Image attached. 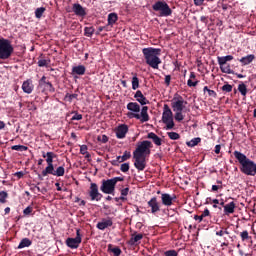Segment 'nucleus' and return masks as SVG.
<instances>
[{
    "instance_id": "obj_2",
    "label": "nucleus",
    "mask_w": 256,
    "mask_h": 256,
    "mask_svg": "<svg viewBox=\"0 0 256 256\" xmlns=\"http://www.w3.org/2000/svg\"><path fill=\"white\" fill-rule=\"evenodd\" d=\"M127 117L128 119H137V121H140V123H147L150 121L151 117L149 116V107L143 106L141 108V105L137 102H130L127 104Z\"/></svg>"
},
{
    "instance_id": "obj_56",
    "label": "nucleus",
    "mask_w": 256,
    "mask_h": 256,
    "mask_svg": "<svg viewBox=\"0 0 256 256\" xmlns=\"http://www.w3.org/2000/svg\"><path fill=\"white\" fill-rule=\"evenodd\" d=\"M209 215H211V212H209V209H207V208L201 214L203 219H205V217H209Z\"/></svg>"
},
{
    "instance_id": "obj_30",
    "label": "nucleus",
    "mask_w": 256,
    "mask_h": 256,
    "mask_svg": "<svg viewBox=\"0 0 256 256\" xmlns=\"http://www.w3.org/2000/svg\"><path fill=\"white\" fill-rule=\"evenodd\" d=\"M31 244L32 242L29 240V238H24L19 243L18 249H25V247H31Z\"/></svg>"
},
{
    "instance_id": "obj_41",
    "label": "nucleus",
    "mask_w": 256,
    "mask_h": 256,
    "mask_svg": "<svg viewBox=\"0 0 256 256\" xmlns=\"http://www.w3.org/2000/svg\"><path fill=\"white\" fill-rule=\"evenodd\" d=\"M221 90L223 93H231V91H233V85L226 83L222 86Z\"/></svg>"
},
{
    "instance_id": "obj_57",
    "label": "nucleus",
    "mask_w": 256,
    "mask_h": 256,
    "mask_svg": "<svg viewBox=\"0 0 256 256\" xmlns=\"http://www.w3.org/2000/svg\"><path fill=\"white\" fill-rule=\"evenodd\" d=\"M208 95H209V97H217V92H215L214 90H208Z\"/></svg>"
},
{
    "instance_id": "obj_61",
    "label": "nucleus",
    "mask_w": 256,
    "mask_h": 256,
    "mask_svg": "<svg viewBox=\"0 0 256 256\" xmlns=\"http://www.w3.org/2000/svg\"><path fill=\"white\" fill-rule=\"evenodd\" d=\"M15 176H16L18 179H21V177H23V172H16V173H15Z\"/></svg>"
},
{
    "instance_id": "obj_47",
    "label": "nucleus",
    "mask_w": 256,
    "mask_h": 256,
    "mask_svg": "<svg viewBox=\"0 0 256 256\" xmlns=\"http://www.w3.org/2000/svg\"><path fill=\"white\" fill-rule=\"evenodd\" d=\"M128 159H131V152L129 151H125L123 156L121 157V161H128Z\"/></svg>"
},
{
    "instance_id": "obj_4",
    "label": "nucleus",
    "mask_w": 256,
    "mask_h": 256,
    "mask_svg": "<svg viewBox=\"0 0 256 256\" xmlns=\"http://www.w3.org/2000/svg\"><path fill=\"white\" fill-rule=\"evenodd\" d=\"M234 157L240 163V171L244 175H250L255 177L256 175V164L253 160L247 158V156L239 151H234Z\"/></svg>"
},
{
    "instance_id": "obj_53",
    "label": "nucleus",
    "mask_w": 256,
    "mask_h": 256,
    "mask_svg": "<svg viewBox=\"0 0 256 256\" xmlns=\"http://www.w3.org/2000/svg\"><path fill=\"white\" fill-rule=\"evenodd\" d=\"M24 215H31V213H33V207L28 206L24 209L23 211Z\"/></svg>"
},
{
    "instance_id": "obj_63",
    "label": "nucleus",
    "mask_w": 256,
    "mask_h": 256,
    "mask_svg": "<svg viewBox=\"0 0 256 256\" xmlns=\"http://www.w3.org/2000/svg\"><path fill=\"white\" fill-rule=\"evenodd\" d=\"M222 9L223 11H227V9H229L228 4H222Z\"/></svg>"
},
{
    "instance_id": "obj_18",
    "label": "nucleus",
    "mask_w": 256,
    "mask_h": 256,
    "mask_svg": "<svg viewBox=\"0 0 256 256\" xmlns=\"http://www.w3.org/2000/svg\"><path fill=\"white\" fill-rule=\"evenodd\" d=\"M107 227H113V219L110 217L104 218L101 222L97 223V229H100V231H105Z\"/></svg>"
},
{
    "instance_id": "obj_29",
    "label": "nucleus",
    "mask_w": 256,
    "mask_h": 256,
    "mask_svg": "<svg viewBox=\"0 0 256 256\" xmlns=\"http://www.w3.org/2000/svg\"><path fill=\"white\" fill-rule=\"evenodd\" d=\"M238 91L242 95V97H247L248 90H247V85L245 83L241 82L238 85Z\"/></svg>"
},
{
    "instance_id": "obj_26",
    "label": "nucleus",
    "mask_w": 256,
    "mask_h": 256,
    "mask_svg": "<svg viewBox=\"0 0 256 256\" xmlns=\"http://www.w3.org/2000/svg\"><path fill=\"white\" fill-rule=\"evenodd\" d=\"M253 61H255V55H253V54H249L240 59V63L242 65H250V63H253Z\"/></svg>"
},
{
    "instance_id": "obj_32",
    "label": "nucleus",
    "mask_w": 256,
    "mask_h": 256,
    "mask_svg": "<svg viewBox=\"0 0 256 256\" xmlns=\"http://www.w3.org/2000/svg\"><path fill=\"white\" fill-rule=\"evenodd\" d=\"M81 155H85V159H91V154L88 151L87 145H82L80 147Z\"/></svg>"
},
{
    "instance_id": "obj_40",
    "label": "nucleus",
    "mask_w": 256,
    "mask_h": 256,
    "mask_svg": "<svg viewBox=\"0 0 256 256\" xmlns=\"http://www.w3.org/2000/svg\"><path fill=\"white\" fill-rule=\"evenodd\" d=\"M201 143V138H193L190 142H187L188 147H195Z\"/></svg>"
},
{
    "instance_id": "obj_23",
    "label": "nucleus",
    "mask_w": 256,
    "mask_h": 256,
    "mask_svg": "<svg viewBox=\"0 0 256 256\" xmlns=\"http://www.w3.org/2000/svg\"><path fill=\"white\" fill-rule=\"evenodd\" d=\"M188 87H197L199 85V80H197V74L195 72H190V77L187 81Z\"/></svg>"
},
{
    "instance_id": "obj_21",
    "label": "nucleus",
    "mask_w": 256,
    "mask_h": 256,
    "mask_svg": "<svg viewBox=\"0 0 256 256\" xmlns=\"http://www.w3.org/2000/svg\"><path fill=\"white\" fill-rule=\"evenodd\" d=\"M72 10L73 13L77 15V17H85V15H87V12H85V8H83L81 4H73Z\"/></svg>"
},
{
    "instance_id": "obj_45",
    "label": "nucleus",
    "mask_w": 256,
    "mask_h": 256,
    "mask_svg": "<svg viewBox=\"0 0 256 256\" xmlns=\"http://www.w3.org/2000/svg\"><path fill=\"white\" fill-rule=\"evenodd\" d=\"M164 256H179L177 250H167L164 252Z\"/></svg>"
},
{
    "instance_id": "obj_15",
    "label": "nucleus",
    "mask_w": 256,
    "mask_h": 256,
    "mask_svg": "<svg viewBox=\"0 0 256 256\" xmlns=\"http://www.w3.org/2000/svg\"><path fill=\"white\" fill-rule=\"evenodd\" d=\"M177 201V195L169 194V193H162L161 194V203L164 207H171Z\"/></svg>"
},
{
    "instance_id": "obj_50",
    "label": "nucleus",
    "mask_w": 256,
    "mask_h": 256,
    "mask_svg": "<svg viewBox=\"0 0 256 256\" xmlns=\"http://www.w3.org/2000/svg\"><path fill=\"white\" fill-rule=\"evenodd\" d=\"M130 167H129V163H123L120 167V170L122 171V173H127V171H129Z\"/></svg>"
},
{
    "instance_id": "obj_58",
    "label": "nucleus",
    "mask_w": 256,
    "mask_h": 256,
    "mask_svg": "<svg viewBox=\"0 0 256 256\" xmlns=\"http://www.w3.org/2000/svg\"><path fill=\"white\" fill-rule=\"evenodd\" d=\"M204 2L205 0H194V5H196L197 7H200V5H203Z\"/></svg>"
},
{
    "instance_id": "obj_46",
    "label": "nucleus",
    "mask_w": 256,
    "mask_h": 256,
    "mask_svg": "<svg viewBox=\"0 0 256 256\" xmlns=\"http://www.w3.org/2000/svg\"><path fill=\"white\" fill-rule=\"evenodd\" d=\"M217 183L218 185H212V191H219V189H223V182L218 180Z\"/></svg>"
},
{
    "instance_id": "obj_24",
    "label": "nucleus",
    "mask_w": 256,
    "mask_h": 256,
    "mask_svg": "<svg viewBox=\"0 0 256 256\" xmlns=\"http://www.w3.org/2000/svg\"><path fill=\"white\" fill-rule=\"evenodd\" d=\"M237 205L235 202H230L224 206V215H233L235 213Z\"/></svg>"
},
{
    "instance_id": "obj_42",
    "label": "nucleus",
    "mask_w": 256,
    "mask_h": 256,
    "mask_svg": "<svg viewBox=\"0 0 256 256\" xmlns=\"http://www.w3.org/2000/svg\"><path fill=\"white\" fill-rule=\"evenodd\" d=\"M7 197H9V194L6 191L0 192V203H7Z\"/></svg>"
},
{
    "instance_id": "obj_60",
    "label": "nucleus",
    "mask_w": 256,
    "mask_h": 256,
    "mask_svg": "<svg viewBox=\"0 0 256 256\" xmlns=\"http://www.w3.org/2000/svg\"><path fill=\"white\" fill-rule=\"evenodd\" d=\"M194 219H195V221H199V223H201V221H203V216L202 215H195L194 216Z\"/></svg>"
},
{
    "instance_id": "obj_19",
    "label": "nucleus",
    "mask_w": 256,
    "mask_h": 256,
    "mask_svg": "<svg viewBox=\"0 0 256 256\" xmlns=\"http://www.w3.org/2000/svg\"><path fill=\"white\" fill-rule=\"evenodd\" d=\"M33 89H35V86L33 85V80L27 79L23 82L22 90L24 91V93L31 95V93H33Z\"/></svg>"
},
{
    "instance_id": "obj_22",
    "label": "nucleus",
    "mask_w": 256,
    "mask_h": 256,
    "mask_svg": "<svg viewBox=\"0 0 256 256\" xmlns=\"http://www.w3.org/2000/svg\"><path fill=\"white\" fill-rule=\"evenodd\" d=\"M147 139H151L157 147H161L163 145V140L157 136L154 132H150L147 135Z\"/></svg>"
},
{
    "instance_id": "obj_1",
    "label": "nucleus",
    "mask_w": 256,
    "mask_h": 256,
    "mask_svg": "<svg viewBox=\"0 0 256 256\" xmlns=\"http://www.w3.org/2000/svg\"><path fill=\"white\" fill-rule=\"evenodd\" d=\"M153 148V143L149 140H144L140 142L133 152L134 167L139 171H145L147 167V157L151 155V149Z\"/></svg>"
},
{
    "instance_id": "obj_54",
    "label": "nucleus",
    "mask_w": 256,
    "mask_h": 256,
    "mask_svg": "<svg viewBox=\"0 0 256 256\" xmlns=\"http://www.w3.org/2000/svg\"><path fill=\"white\" fill-rule=\"evenodd\" d=\"M121 157H122V156H117V157H116V160H113V161L111 162V164L114 165V166H117V165H119V163H123V161H121Z\"/></svg>"
},
{
    "instance_id": "obj_17",
    "label": "nucleus",
    "mask_w": 256,
    "mask_h": 256,
    "mask_svg": "<svg viewBox=\"0 0 256 256\" xmlns=\"http://www.w3.org/2000/svg\"><path fill=\"white\" fill-rule=\"evenodd\" d=\"M117 139H125L127 133H129V126L127 124H120L115 128Z\"/></svg>"
},
{
    "instance_id": "obj_6",
    "label": "nucleus",
    "mask_w": 256,
    "mask_h": 256,
    "mask_svg": "<svg viewBox=\"0 0 256 256\" xmlns=\"http://www.w3.org/2000/svg\"><path fill=\"white\" fill-rule=\"evenodd\" d=\"M142 53L145 59L146 65H149L152 69H159V65H161V49L148 47L142 49Z\"/></svg>"
},
{
    "instance_id": "obj_25",
    "label": "nucleus",
    "mask_w": 256,
    "mask_h": 256,
    "mask_svg": "<svg viewBox=\"0 0 256 256\" xmlns=\"http://www.w3.org/2000/svg\"><path fill=\"white\" fill-rule=\"evenodd\" d=\"M143 239V234H132L130 240L128 241V245H138V243Z\"/></svg>"
},
{
    "instance_id": "obj_43",
    "label": "nucleus",
    "mask_w": 256,
    "mask_h": 256,
    "mask_svg": "<svg viewBox=\"0 0 256 256\" xmlns=\"http://www.w3.org/2000/svg\"><path fill=\"white\" fill-rule=\"evenodd\" d=\"M240 237L242 241H249V239H251V236H249V232L247 230H244L243 232H241Z\"/></svg>"
},
{
    "instance_id": "obj_64",
    "label": "nucleus",
    "mask_w": 256,
    "mask_h": 256,
    "mask_svg": "<svg viewBox=\"0 0 256 256\" xmlns=\"http://www.w3.org/2000/svg\"><path fill=\"white\" fill-rule=\"evenodd\" d=\"M5 129V122L0 121V130Z\"/></svg>"
},
{
    "instance_id": "obj_34",
    "label": "nucleus",
    "mask_w": 256,
    "mask_h": 256,
    "mask_svg": "<svg viewBox=\"0 0 256 256\" xmlns=\"http://www.w3.org/2000/svg\"><path fill=\"white\" fill-rule=\"evenodd\" d=\"M132 89L133 91L139 89V78L137 77V74L132 77Z\"/></svg>"
},
{
    "instance_id": "obj_31",
    "label": "nucleus",
    "mask_w": 256,
    "mask_h": 256,
    "mask_svg": "<svg viewBox=\"0 0 256 256\" xmlns=\"http://www.w3.org/2000/svg\"><path fill=\"white\" fill-rule=\"evenodd\" d=\"M108 251L114 254V256H120L121 255V248L115 247L113 248V244L108 245Z\"/></svg>"
},
{
    "instance_id": "obj_59",
    "label": "nucleus",
    "mask_w": 256,
    "mask_h": 256,
    "mask_svg": "<svg viewBox=\"0 0 256 256\" xmlns=\"http://www.w3.org/2000/svg\"><path fill=\"white\" fill-rule=\"evenodd\" d=\"M214 152L216 153V155H219L221 153V145H216Z\"/></svg>"
},
{
    "instance_id": "obj_39",
    "label": "nucleus",
    "mask_w": 256,
    "mask_h": 256,
    "mask_svg": "<svg viewBox=\"0 0 256 256\" xmlns=\"http://www.w3.org/2000/svg\"><path fill=\"white\" fill-rule=\"evenodd\" d=\"M12 151H28L29 147L25 145H14L11 147Z\"/></svg>"
},
{
    "instance_id": "obj_14",
    "label": "nucleus",
    "mask_w": 256,
    "mask_h": 256,
    "mask_svg": "<svg viewBox=\"0 0 256 256\" xmlns=\"http://www.w3.org/2000/svg\"><path fill=\"white\" fill-rule=\"evenodd\" d=\"M89 197L91 201H101L103 194L99 192V186L96 183L90 184Z\"/></svg>"
},
{
    "instance_id": "obj_13",
    "label": "nucleus",
    "mask_w": 256,
    "mask_h": 256,
    "mask_svg": "<svg viewBox=\"0 0 256 256\" xmlns=\"http://www.w3.org/2000/svg\"><path fill=\"white\" fill-rule=\"evenodd\" d=\"M38 87L41 89L42 93L46 95L48 93H55V87L53 84L47 79L46 76H42V78L38 82Z\"/></svg>"
},
{
    "instance_id": "obj_12",
    "label": "nucleus",
    "mask_w": 256,
    "mask_h": 256,
    "mask_svg": "<svg viewBox=\"0 0 256 256\" xmlns=\"http://www.w3.org/2000/svg\"><path fill=\"white\" fill-rule=\"evenodd\" d=\"M83 241L81 235V229H76V237L75 238H67L65 243L69 249H79V245H81Z\"/></svg>"
},
{
    "instance_id": "obj_62",
    "label": "nucleus",
    "mask_w": 256,
    "mask_h": 256,
    "mask_svg": "<svg viewBox=\"0 0 256 256\" xmlns=\"http://www.w3.org/2000/svg\"><path fill=\"white\" fill-rule=\"evenodd\" d=\"M55 186L57 187V191H62L61 184L59 182H56Z\"/></svg>"
},
{
    "instance_id": "obj_8",
    "label": "nucleus",
    "mask_w": 256,
    "mask_h": 256,
    "mask_svg": "<svg viewBox=\"0 0 256 256\" xmlns=\"http://www.w3.org/2000/svg\"><path fill=\"white\" fill-rule=\"evenodd\" d=\"M119 181H125V177H114L112 179L102 180L100 191L106 195H113V193H115V187H117Z\"/></svg>"
},
{
    "instance_id": "obj_52",
    "label": "nucleus",
    "mask_w": 256,
    "mask_h": 256,
    "mask_svg": "<svg viewBox=\"0 0 256 256\" xmlns=\"http://www.w3.org/2000/svg\"><path fill=\"white\" fill-rule=\"evenodd\" d=\"M216 235L218 237H223V235H229V232L227 231V229H225V230L221 229V230L216 232Z\"/></svg>"
},
{
    "instance_id": "obj_3",
    "label": "nucleus",
    "mask_w": 256,
    "mask_h": 256,
    "mask_svg": "<svg viewBox=\"0 0 256 256\" xmlns=\"http://www.w3.org/2000/svg\"><path fill=\"white\" fill-rule=\"evenodd\" d=\"M43 159H46L47 167L41 172L42 177H47V175H53L54 177H63L65 175V167L59 166L55 170L53 165V159H57V154L55 152H42Z\"/></svg>"
},
{
    "instance_id": "obj_9",
    "label": "nucleus",
    "mask_w": 256,
    "mask_h": 256,
    "mask_svg": "<svg viewBox=\"0 0 256 256\" xmlns=\"http://www.w3.org/2000/svg\"><path fill=\"white\" fill-rule=\"evenodd\" d=\"M162 122L166 125V129H173L175 122L173 121V111L168 104H164L162 113Z\"/></svg>"
},
{
    "instance_id": "obj_36",
    "label": "nucleus",
    "mask_w": 256,
    "mask_h": 256,
    "mask_svg": "<svg viewBox=\"0 0 256 256\" xmlns=\"http://www.w3.org/2000/svg\"><path fill=\"white\" fill-rule=\"evenodd\" d=\"M95 33V28L93 27H86L84 29V35L85 37H93V34Z\"/></svg>"
},
{
    "instance_id": "obj_51",
    "label": "nucleus",
    "mask_w": 256,
    "mask_h": 256,
    "mask_svg": "<svg viewBox=\"0 0 256 256\" xmlns=\"http://www.w3.org/2000/svg\"><path fill=\"white\" fill-rule=\"evenodd\" d=\"M81 119H83V115L75 113L74 116L71 118V121H81Z\"/></svg>"
},
{
    "instance_id": "obj_48",
    "label": "nucleus",
    "mask_w": 256,
    "mask_h": 256,
    "mask_svg": "<svg viewBox=\"0 0 256 256\" xmlns=\"http://www.w3.org/2000/svg\"><path fill=\"white\" fill-rule=\"evenodd\" d=\"M49 65V61L46 59H40L38 60V67H47Z\"/></svg>"
},
{
    "instance_id": "obj_37",
    "label": "nucleus",
    "mask_w": 256,
    "mask_h": 256,
    "mask_svg": "<svg viewBox=\"0 0 256 256\" xmlns=\"http://www.w3.org/2000/svg\"><path fill=\"white\" fill-rule=\"evenodd\" d=\"M46 9L45 7H40L35 10V17L36 19H41L43 17V13H45Z\"/></svg>"
},
{
    "instance_id": "obj_5",
    "label": "nucleus",
    "mask_w": 256,
    "mask_h": 256,
    "mask_svg": "<svg viewBox=\"0 0 256 256\" xmlns=\"http://www.w3.org/2000/svg\"><path fill=\"white\" fill-rule=\"evenodd\" d=\"M171 107L174 114V119L178 123H181L185 119V115H183V112L185 111V108L187 107V100L183 98V96L176 93L174 97L171 100Z\"/></svg>"
},
{
    "instance_id": "obj_27",
    "label": "nucleus",
    "mask_w": 256,
    "mask_h": 256,
    "mask_svg": "<svg viewBox=\"0 0 256 256\" xmlns=\"http://www.w3.org/2000/svg\"><path fill=\"white\" fill-rule=\"evenodd\" d=\"M85 71H86V68L84 65H78L72 68L73 75H83Z\"/></svg>"
},
{
    "instance_id": "obj_28",
    "label": "nucleus",
    "mask_w": 256,
    "mask_h": 256,
    "mask_svg": "<svg viewBox=\"0 0 256 256\" xmlns=\"http://www.w3.org/2000/svg\"><path fill=\"white\" fill-rule=\"evenodd\" d=\"M119 19V17L117 16L116 13H110L108 15V25H110L111 27H113L115 25V23H117V20Z\"/></svg>"
},
{
    "instance_id": "obj_20",
    "label": "nucleus",
    "mask_w": 256,
    "mask_h": 256,
    "mask_svg": "<svg viewBox=\"0 0 256 256\" xmlns=\"http://www.w3.org/2000/svg\"><path fill=\"white\" fill-rule=\"evenodd\" d=\"M134 99H136V101L142 106L149 105V100H147V97L143 95V92H141V90L136 91Z\"/></svg>"
},
{
    "instance_id": "obj_44",
    "label": "nucleus",
    "mask_w": 256,
    "mask_h": 256,
    "mask_svg": "<svg viewBox=\"0 0 256 256\" xmlns=\"http://www.w3.org/2000/svg\"><path fill=\"white\" fill-rule=\"evenodd\" d=\"M97 141H99V143H107L109 141V137L107 135H99L97 137Z\"/></svg>"
},
{
    "instance_id": "obj_7",
    "label": "nucleus",
    "mask_w": 256,
    "mask_h": 256,
    "mask_svg": "<svg viewBox=\"0 0 256 256\" xmlns=\"http://www.w3.org/2000/svg\"><path fill=\"white\" fill-rule=\"evenodd\" d=\"M15 48H13V44H11V40L0 38V59L2 61H6L7 59H11V55Z\"/></svg>"
},
{
    "instance_id": "obj_11",
    "label": "nucleus",
    "mask_w": 256,
    "mask_h": 256,
    "mask_svg": "<svg viewBox=\"0 0 256 256\" xmlns=\"http://www.w3.org/2000/svg\"><path fill=\"white\" fill-rule=\"evenodd\" d=\"M233 59V55L217 57L218 65L222 73H227L228 75H231L233 71L231 70V65L227 64V62L233 61Z\"/></svg>"
},
{
    "instance_id": "obj_38",
    "label": "nucleus",
    "mask_w": 256,
    "mask_h": 256,
    "mask_svg": "<svg viewBox=\"0 0 256 256\" xmlns=\"http://www.w3.org/2000/svg\"><path fill=\"white\" fill-rule=\"evenodd\" d=\"M77 97H79L78 94L66 93V95L64 97V101H67L68 103H72L73 99H77Z\"/></svg>"
},
{
    "instance_id": "obj_55",
    "label": "nucleus",
    "mask_w": 256,
    "mask_h": 256,
    "mask_svg": "<svg viewBox=\"0 0 256 256\" xmlns=\"http://www.w3.org/2000/svg\"><path fill=\"white\" fill-rule=\"evenodd\" d=\"M165 85L169 87L171 85V75H166L165 76Z\"/></svg>"
},
{
    "instance_id": "obj_33",
    "label": "nucleus",
    "mask_w": 256,
    "mask_h": 256,
    "mask_svg": "<svg viewBox=\"0 0 256 256\" xmlns=\"http://www.w3.org/2000/svg\"><path fill=\"white\" fill-rule=\"evenodd\" d=\"M120 201H127V195H129V187L120 190Z\"/></svg>"
},
{
    "instance_id": "obj_10",
    "label": "nucleus",
    "mask_w": 256,
    "mask_h": 256,
    "mask_svg": "<svg viewBox=\"0 0 256 256\" xmlns=\"http://www.w3.org/2000/svg\"><path fill=\"white\" fill-rule=\"evenodd\" d=\"M153 11H159L160 17H169L173 10L169 7V4L165 1H157L155 4L152 5Z\"/></svg>"
},
{
    "instance_id": "obj_49",
    "label": "nucleus",
    "mask_w": 256,
    "mask_h": 256,
    "mask_svg": "<svg viewBox=\"0 0 256 256\" xmlns=\"http://www.w3.org/2000/svg\"><path fill=\"white\" fill-rule=\"evenodd\" d=\"M207 201H210V203H214L213 204V208L214 209H218L219 208V206H217V205H219V199L207 198Z\"/></svg>"
},
{
    "instance_id": "obj_35",
    "label": "nucleus",
    "mask_w": 256,
    "mask_h": 256,
    "mask_svg": "<svg viewBox=\"0 0 256 256\" xmlns=\"http://www.w3.org/2000/svg\"><path fill=\"white\" fill-rule=\"evenodd\" d=\"M167 135L172 141H177L181 139V135H179V133L177 132H167Z\"/></svg>"
},
{
    "instance_id": "obj_16",
    "label": "nucleus",
    "mask_w": 256,
    "mask_h": 256,
    "mask_svg": "<svg viewBox=\"0 0 256 256\" xmlns=\"http://www.w3.org/2000/svg\"><path fill=\"white\" fill-rule=\"evenodd\" d=\"M147 205L150 209V212L152 215H156V213H159L161 211V202L157 199V197H152L148 202Z\"/></svg>"
}]
</instances>
